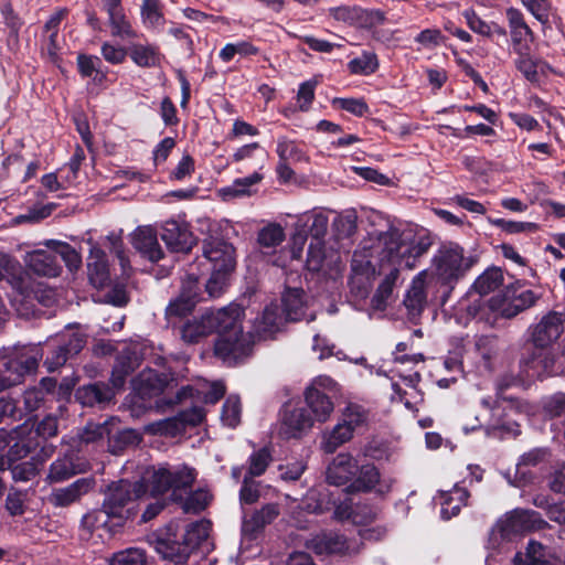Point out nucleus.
Listing matches in <instances>:
<instances>
[{
  "label": "nucleus",
  "mask_w": 565,
  "mask_h": 565,
  "mask_svg": "<svg viewBox=\"0 0 565 565\" xmlns=\"http://www.w3.org/2000/svg\"><path fill=\"white\" fill-rule=\"evenodd\" d=\"M236 267V249L223 237L209 235L202 241V255L191 265L188 278L207 277L204 286L211 298H218L230 285Z\"/></svg>",
  "instance_id": "1"
},
{
  "label": "nucleus",
  "mask_w": 565,
  "mask_h": 565,
  "mask_svg": "<svg viewBox=\"0 0 565 565\" xmlns=\"http://www.w3.org/2000/svg\"><path fill=\"white\" fill-rule=\"evenodd\" d=\"M479 263V256L467 253L456 242L441 243L431 259L430 284L435 288L433 299L445 306L457 285Z\"/></svg>",
  "instance_id": "2"
},
{
  "label": "nucleus",
  "mask_w": 565,
  "mask_h": 565,
  "mask_svg": "<svg viewBox=\"0 0 565 565\" xmlns=\"http://www.w3.org/2000/svg\"><path fill=\"white\" fill-rule=\"evenodd\" d=\"M371 242V255L375 264L380 265V273L385 264H396L402 269H413L417 266L419 258L425 255L431 246L428 236L414 238L406 242L402 238L399 228L388 224L386 231L374 230L369 233Z\"/></svg>",
  "instance_id": "3"
},
{
  "label": "nucleus",
  "mask_w": 565,
  "mask_h": 565,
  "mask_svg": "<svg viewBox=\"0 0 565 565\" xmlns=\"http://www.w3.org/2000/svg\"><path fill=\"white\" fill-rule=\"evenodd\" d=\"M242 307H224V317L215 330L213 353L227 366H237L252 356L256 342L253 332H244L241 317Z\"/></svg>",
  "instance_id": "4"
},
{
  "label": "nucleus",
  "mask_w": 565,
  "mask_h": 565,
  "mask_svg": "<svg viewBox=\"0 0 565 565\" xmlns=\"http://www.w3.org/2000/svg\"><path fill=\"white\" fill-rule=\"evenodd\" d=\"M44 358L41 343L15 347L0 369V392L15 386L34 374Z\"/></svg>",
  "instance_id": "5"
},
{
  "label": "nucleus",
  "mask_w": 565,
  "mask_h": 565,
  "mask_svg": "<svg viewBox=\"0 0 565 565\" xmlns=\"http://www.w3.org/2000/svg\"><path fill=\"white\" fill-rule=\"evenodd\" d=\"M138 497L132 483L121 479L108 486L102 507L105 514L115 520L116 526H124L135 514L132 505Z\"/></svg>",
  "instance_id": "6"
},
{
  "label": "nucleus",
  "mask_w": 565,
  "mask_h": 565,
  "mask_svg": "<svg viewBox=\"0 0 565 565\" xmlns=\"http://www.w3.org/2000/svg\"><path fill=\"white\" fill-rule=\"evenodd\" d=\"M198 477L195 468L185 463L159 467L152 475L151 492L156 495H162L172 490L173 500H182L178 495V490L191 489Z\"/></svg>",
  "instance_id": "7"
},
{
  "label": "nucleus",
  "mask_w": 565,
  "mask_h": 565,
  "mask_svg": "<svg viewBox=\"0 0 565 565\" xmlns=\"http://www.w3.org/2000/svg\"><path fill=\"white\" fill-rule=\"evenodd\" d=\"M174 382L171 374L153 369L141 371L132 381V411L151 408L152 398H161L166 388Z\"/></svg>",
  "instance_id": "8"
},
{
  "label": "nucleus",
  "mask_w": 565,
  "mask_h": 565,
  "mask_svg": "<svg viewBox=\"0 0 565 565\" xmlns=\"http://www.w3.org/2000/svg\"><path fill=\"white\" fill-rule=\"evenodd\" d=\"M40 446V440L29 436L25 427H19L11 431L0 428V471L4 472V466L24 460Z\"/></svg>",
  "instance_id": "9"
},
{
  "label": "nucleus",
  "mask_w": 565,
  "mask_h": 565,
  "mask_svg": "<svg viewBox=\"0 0 565 565\" xmlns=\"http://www.w3.org/2000/svg\"><path fill=\"white\" fill-rule=\"evenodd\" d=\"M555 355L550 349L530 343L525 344L519 362L520 374L530 381L551 376L555 373Z\"/></svg>",
  "instance_id": "10"
},
{
  "label": "nucleus",
  "mask_w": 565,
  "mask_h": 565,
  "mask_svg": "<svg viewBox=\"0 0 565 565\" xmlns=\"http://www.w3.org/2000/svg\"><path fill=\"white\" fill-rule=\"evenodd\" d=\"M86 344V338L81 333L64 334L58 339L56 345L47 343L44 350L43 365L52 373L63 366L66 361L77 355Z\"/></svg>",
  "instance_id": "11"
},
{
  "label": "nucleus",
  "mask_w": 565,
  "mask_h": 565,
  "mask_svg": "<svg viewBox=\"0 0 565 565\" xmlns=\"http://www.w3.org/2000/svg\"><path fill=\"white\" fill-rule=\"evenodd\" d=\"M364 250L366 252L365 256L369 257L366 260V267L371 269V274L373 276L375 275H384V279L379 285L377 289L375 290L374 295L371 298V306L375 310L383 311L387 307V300L393 294V289L395 286V282L398 278L399 270L402 269L396 264H385L382 268V273H380V265L375 264V258L371 255V244L364 245Z\"/></svg>",
  "instance_id": "12"
},
{
  "label": "nucleus",
  "mask_w": 565,
  "mask_h": 565,
  "mask_svg": "<svg viewBox=\"0 0 565 565\" xmlns=\"http://www.w3.org/2000/svg\"><path fill=\"white\" fill-rule=\"evenodd\" d=\"M198 277L189 278L182 285L180 295L172 299L166 308V318L169 322L172 319H182L191 315L196 303L200 301Z\"/></svg>",
  "instance_id": "13"
},
{
  "label": "nucleus",
  "mask_w": 565,
  "mask_h": 565,
  "mask_svg": "<svg viewBox=\"0 0 565 565\" xmlns=\"http://www.w3.org/2000/svg\"><path fill=\"white\" fill-rule=\"evenodd\" d=\"M565 315L558 311H550L533 327L531 343L550 349L551 345L564 332Z\"/></svg>",
  "instance_id": "14"
},
{
  "label": "nucleus",
  "mask_w": 565,
  "mask_h": 565,
  "mask_svg": "<svg viewBox=\"0 0 565 565\" xmlns=\"http://www.w3.org/2000/svg\"><path fill=\"white\" fill-rule=\"evenodd\" d=\"M161 239L167 247L174 253H188L196 243V238L185 222L175 220L166 221L160 233Z\"/></svg>",
  "instance_id": "15"
},
{
  "label": "nucleus",
  "mask_w": 565,
  "mask_h": 565,
  "mask_svg": "<svg viewBox=\"0 0 565 565\" xmlns=\"http://www.w3.org/2000/svg\"><path fill=\"white\" fill-rule=\"evenodd\" d=\"M96 484L93 477H83L76 479L71 484L63 488H53L47 501L55 508H67L90 492Z\"/></svg>",
  "instance_id": "16"
},
{
  "label": "nucleus",
  "mask_w": 565,
  "mask_h": 565,
  "mask_svg": "<svg viewBox=\"0 0 565 565\" xmlns=\"http://www.w3.org/2000/svg\"><path fill=\"white\" fill-rule=\"evenodd\" d=\"M222 317H224V308L205 312L199 320L188 321L181 329L182 340L189 344L199 343L202 338L215 333Z\"/></svg>",
  "instance_id": "17"
},
{
  "label": "nucleus",
  "mask_w": 565,
  "mask_h": 565,
  "mask_svg": "<svg viewBox=\"0 0 565 565\" xmlns=\"http://www.w3.org/2000/svg\"><path fill=\"white\" fill-rule=\"evenodd\" d=\"M303 396L306 408L316 422L324 423L330 418L334 409V403L330 395L318 387V382L315 381L308 386Z\"/></svg>",
  "instance_id": "18"
},
{
  "label": "nucleus",
  "mask_w": 565,
  "mask_h": 565,
  "mask_svg": "<svg viewBox=\"0 0 565 565\" xmlns=\"http://www.w3.org/2000/svg\"><path fill=\"white\" fill-rule=\"evenodd\" d=\"M114 396L113 388L104 382L83 385L75 391V399L83 407L98 406L103 408L111 402Z\"/></svg>",
  "instance_id": "19"
},
{
  "label": "nucleus",
  "mask_w": 565,
  "mask_h": 565,
  "mask_svg": "<svg viewBox=\"0 0 565 565\" xmlns=\"http://www.w3.org/2000/svg\"><path fill=\"white\" fill-rule=\"evenodd\" d=\"M358 472V461L350 454H339L327 469V481L333 486L351 482Z\"/></svg>",
  "instance_id": "20"
},
{
  "label": "nucleus",
  "mask_w": 565,
  "mask_h": 565,
  "mask_svg": "<svg viewBox=\"0 0 565 565\" xmlns=\"http://www.w3.org/2000/svg\"><path fill=\"white\" fill-rule=\"evenodd\" d=\"M131 244L143 257L153 263L164 256L157 233L150 227H138L131 236Z\"/></svg>",
  "instance_id": "21"
},
{
  "label": "nucleus",
  "mask_w": 565,
  "mask_h": 565,
  "mask_svg": "<svg viewBox=\"0 0 565 565\" xmlns=\"http://www.w3.org/2000/svg\"><path fill=\"white\" fill-rule=\"evenodd\" d=\"M87 275L90 284L98 289L106 287L110 281L107 256L99 247L90 248L87 257Z\"/></svg>",
  "instance_id": "22"
},
{
  "label": "nucleus",
  "mask_w": 565,
  "mask_h": 565,
  "mask_svg": "<svg viewBox=\"0 0 565 565\" xmlns=\"http://www.w3.org/2000/svg\"><path fill=\"white\" fill-rule=\"evenodd\" d=\"M541 522L543 520L539 512L516 509L507 516L501 530L505 534H520L536 529Z\"/></svg>",
  "instance_id": "23"
},
{
  "label": "nucleus",
  "mask_w": 565,
  "mask_h": 565,
  "mask_svg": "<svg viewBox=\"0 0 565 565\" xmlns=\"http://www.w3.org/2000/svg\"><path fill=\"white\" fill-rule=\"evenodd\" d=\"M140 359L135 350L124 349L118 353L111 370L110 382L114 387L121 388L127 377L139 366Z\"/></svg>",
  "instance_id": "24"
},
{
  "label": "nucleus",
  "mask_w": 565,
  "mask_h": 565,
  "mask_svg": "<svg viewBox=\"0 0 565 565\" xmlns=\"http://www.w3.org/2000/svg\"><path fill=\"white\" fill-rule=\"evenodd\" d=\"M426 303L427 294L425 290V282L423 279H414L403 300V305L407 310L408 319L412 322H416V320L420 318Z\"/></svg>",
  "instance_id": "25"
},
{
  "label": "nucleus",
  "mask_w": 565,
  "mask_h": 565,
  "mask_svg": "<svg viewBox=\"0 0 565 565\" xmlns=\"http://www.w3.org/2000/svg\"><path fill=\"white\" fill-rule=\"evenodd\" d=\"M277 153L279 156V163L277 166L279 177H291L295 174L296 171L291 169V164L305 159L297 145L285 137L278 140Z\"/></svg>",
  "instance_id": "26"
},
{
  "label": "nucleus",
  "mask_w": 565,
  "mask_h": 565,
  "mask_svg": "<svg viewBox=\"0 0 565 565\" xmlns=\"http://www.w3.org/2000/svg\"><path fill=\"white\" fill-rule=\"evenodd\" d=\"M28 266L34 274L45 277H57L62 271L57 255L42 249L30 254Z\"/></svg>",
  "instance_id": "27"
},
{
  "label": "nucleus",
  "mask_w": 565,
  "mask_h": 565,
  "mask_svg": "<svg viewBox=\"0 0 565 565\" xmlns=\"http://www.w3.org/2000/svg\"><path fill=\"white\" fill-rule=\"evenodd\" d=\"M315 418L306 407H297L286 411L282 417V425L286 427V434L291 438H298L301 434L310 429L315 424Z\"/></svg>",
  "instance_id": "28"
},
{
  "label": "nucleus",
  "mask_w": 565,
  "mask_h": 565,
  "mask_svg": "<svg viewBox=\"0 0 565 565\" xmlns=\"http://www.w3.org/2000/svg\"><path fill=\"white\" fill-rule=\"evenodd\" d=\"M306 294L302 288L286 287L281 296V308L287 321H299L305 316Z\"/></svg>",
  "instance_id": "29"
},
{
  "label": "nucleus",
  "mask_w": 565,
  "mask_h": 565,
  "mask_svg": "<svg viewBox=\"0 0 565 565\" xmlns=\"http://www.w3.org/2000/svg\"><path fill=\"white\" fill-rule=\"evenodd\" d=\"M356 477L348 484V493L371 492L380 482L381 473L374 463L358 465Z\"/></svg>",
  "instance_id": "30"
},
{
  "label": "nucleus",
  "mask_w": 565,
  "mask_h": 565,
  "mask_svg": "<svg viewBox=\"0 0 565 565\" xmlns=\"http://www.w3.org/2000/svg\"><path fill=\"white\" fill-rule=\"evenodd\" d=\"M281 322L279 307L276 305L266 306L260 318H257L254 324L255 337L258 339L271 338L277 331Z\"/></svg>",
  "instance_id": "31"
},
{
  "label": "nucleus",
  "mask_w": 565,
  "mask_h": 565,
  "mask_svg": "<svg viewBox=\"0 0 565 565\" xmlns=\"http://www.w3.org/2000/svg\"><path fill=\"white\" fill-rule=\"evenodd\" d=\"M142 440L140 433L132 428L118 429L111 428L108 437V450L113 455H120L130 447L138 446Z\"/></svg>",
  "instance_id": "32"
},
{
  "label": "nucleus",
  "mask_w": 565,
  "mask_h": 565,
  "mask_svg": "<svg viewBox=\"0 0 565 565\" xmlns=\"http://www.w3.org/2000/svg\"><path fill=\"white\" fill-rule=\"evenodd\" d=\"M502 284V269L500 267L491 266L475 279L468 291V295L476 292L479 296H486L498 289Z\"/></svg>",
  "instance_id": "33"
},
{
  "label": "nucleus",
  "mask_w": 565,
  "mask_h": 565,
  "mask_svg": "<svg viewBox=\"0 0 565 565\" xmlns=\"http://www.w3.org/2000/svg\"><path fill=\"white\" fill-rule=\"evenodd\" d=\"M154 550L164 559L175 563H185L190 557V553L183 545V541L173 540L169 536L157 537L154 542Z\"/></svg>",
  "instance_id": "34"
},
{
  "label": "nucleus",
  "mask_w": 565,
  "mask_h": 565,
  "mask_svg": "<svg viewBox=\"0 0 565 565\" xmlns=\"http://www.w3.org/2000/svg\"><path fill=\"white\" fill-rule=\"evenodd\" d=\"M210 526V521L205 520L192 522L186 526L182 541L190 555L207 540Z\"/></svg>",
  "instance_id": "35"
},
{
  "label": "nucleus",
  "mask_w": 565,
  "mask_h": 565,
  "mask_svg": "<svg viewBox=\"0 0 565 565\" xmlns=\"http://www.w3.org/2000/svg\"><path fill=\"white\" fill-rule=\"evenodd\" d=\"M130 58L140 67H154L160 64L161 55L156 45L132 44L129 47Z\"/></svg>",
  "instance_id": "36"
},
{
  "label": "nucleus",
  "mask_w": 565,
  "mask_h": 565,
  "mask_svg": "<svg viewBox=\"0 0 565 565\" xmlns=\"http://www.w3.org/2000/svg\"><path fill=\"white\" fill-rule=\"evenodd\" d=\"M41 469V460L30 457L29 460H21L4 466V471L9 470L15 482H26L34 479Z\"/></svg>",
  "instance_id": "37"
},
{
  "label": "nucleus",
  "mask_w": 565,
  "mask_h": 565,
  "mask_svg": "<svg viewBox=\"0 0 565 565\" xmlns=\"http://www.w3.org/2000/svg\"><path fill=\"white\" fill-rule=\"evenodd\" d=\"M489 311L497 313L498 317L512 319L516 317L522 309L518 306L515 300L508 296L507 289L503 295L491 297L488 300Z\"/></svg>",
  "instance_id": "38"
},
{
  "label": "nucleus",
  "mask_w": 565,
  "mask_h": 565,
  "mask_svg": "<svg viewBox=\"0 0 565 565\" xmlns=\"http://www.w3.org/2000/svg\"><path fill=\"white\" fill-rule=\"evenodd\" d=\"M78 472L79 470L77 469V465L74 463L72 458H57L50 466L47 479L50 482H63L71 479Z\"/></svg>",
  "instance_id": "39"
},
{
  "label": "nucleus",
  "mask_w": 565,
  "mask_h": 565,
  "mask_svg": "<svg viewBox=\"0 0 565 565\" xmlns=\"http://www.w3.org/2000/svg\"><path fill=\"white\" fill-rule=\"evenodd\" d=\"M316 550L319 554H344L348 550L347 539L337 533L323 534L318 537Z\"/></svg>",
  "instance_id": "40"
},
{
  "label": "nucleus",
  "mask_w": 565,
  "mask_h": 565,
  "mask_svg": "<svg viewBox=\"0 0 565 565\" xmlns=\"http://www.w3.org/2000/svg\"><path fill=\"white\" fill-rule=\"evenodd\" d=\"M352 428L345 426L341 420L333 427L323 443V450L333 454L341 445L353 437Z\"/></svg>",
  "instance_id": "41"
},
{
  "label": "nucleus",
  "mask_w": 565,
  "mask_h": 565,
  "mask_svg": "<svg viewBox=\"0 0 565 565\" xmlns=\"http://www.w3.org/2000/svg\"><path fill=\"white\" fill-rule=\"evenodd\" d=\"M277 503H267L260 510H257L250 516L248 525L253 531H262L266 525L271 524L279 515Z\"/></svg>",
  "instance_id": "42"
},
{
  "label": "nucleus",
  "mask_w": 565,
  "mask_h": 565,
  "mask_svg": "<svg viewBox=\"0 0 565 565\" xmlns=\"http://www.w3.org/2000/svg\"><path fill=\"white\" fill-rule=\"evenodd\" d=\"M522 6L537 20L543 26L548 25L550 17L553 14L554 7L552 0H520Z\"/></svg>",
  "instance_id": "43"
},
{
  "label": "nucleus",
  "mask_w": 565,
  "mask_h": 565,
  "mask_svg": "<svg viewBox=\"0 0 565 565\" xmlns=\"http://www.w3.org/2000/svg\"><path fill=\"white\" fill-rule=\"evenodd\" d=\"M524 285L525 282L516 280L505 288L508 296L515 300L522 311L533 307L539 300V296L531 289L520 290Z\"/></svg>",
  "instance_id": "44"
},
{
  "label": "nucleus",
  "mask_w": 565,
  "mask_h": 565,
  "mask_svg": "<svg viewBox=\"0 0 565 565\" xmlns=\"http://www.w3.org/2000/svg\"><path fill=\"white\" fill-rule=\"evenodd\" d=\"M273 457L270 450L267 447H263L256 451H253L248 457V477H260L265 473L269 463L271 462Z\"/></svg>",
  "instance_id": "45"
},
{
  "label": "nucleus",
  "mask_w": 565,
  "mask_h": 565,
  "mask_svg": "<svg viewBox=\"0 0 565 565\" xmlns=\"http://www.w3.org/2000/svg\"><path fill=\"white\" fill-rule=\"evenodd\" d=\"M108 22L111 28V35L120 39H132L137 36L124 10L108 14Z\"/></svg>",
  "instance_id": "46"
},
{
  "label": "nucleus",
  "mask_w": 565,
  "mask_h": 565,
  "mask_svg": "<svg viewBox=\"0 0 565 565\" xmlns=\"http://www.w3.org/2000/svg\"><path fill=\"white\" fill-rule=\"evenodd\" d=\"M489 223L507 234L535 233L539 231V224L533 222H518L505 218L489 217Z\"/></svg>",
  "instance_id": "47"
},
{
  "label": "nucleus",
  "mask_w": 565,
  "mask_h": 565,
  "mask_svg": "<svg viewBox=\"0 0 565 565\" xmlns=\"http://www.w3.org/2000/svg\"><path fill=\"white\" fill-rule=\"evenodd\" d=\"M285 241V231L280 224L270 223L263 227L257 235V242L262 247H277Z\"/></svg>",
  "instance_id": "48"
},
{
  "label": "nucleus",
  "mask_w": 565,
  "mask_h": 565,
  "mask_svg": "<svg viewBox=\"0 0 565 565\" xmlns=\"http://www.w3.org/2000/svg\"><path fill=\"white\" fill-rule=\"evenodd\" d=\"M367 412L356 403H349L342 412L341 422L352 428L354 433L356 428L366 424Z\"/></svg>",
  "instance_id": "49"
},
{
  "label": "nucleus",
  "mask_w": 565,
  "mask_h": 565,
  "mask_svg": "<svg viewBox=\"0 0 565 565\" xmlns=\"http://www.w3.org/2000/svg\"><path fill=\"white\" fill-rule=\"evenodd\" d=\"M541 407L543 416L548 419L565 415V393L557 392L542 398Z\"/></svg>",
  "instance_id": "50"
},
{
  "label": "nucleus",
  "mask_w": 565,
  "mask_h": 565,
  "mask_svg": "<svg viewBox=\"0 0 565 565\" xmlns=\"http://www.w3.org/2000/svg\"><path fill=\"white\" fill-rule=\"evenodd\" d=\"M58 419L52 414L45 415L36 425L35 429L26 430L34 440H47L57 435Z\"/></svg>",
  "instance_id": "51"
},
{
  "label": "nucleus",
  "mask_w": 565,
  "mask_h": 565,
  "mask_svg": "<svg viewBox=\"0 0 565 565\" xmlns=\"http://www.w3.org/2000/svg\"><path fill=\"white\" fill-rule=\"evenodd\" d=\"M260 180L262 179H235L232 185L220 189L218 194L224 201L250 195L249 186Z\"/></svg>",
  "instance_id": "52"
},
{
  "label": "nucleus",
  "mask_w": 565,
  "mask_h": 565,
  "mask_svg": "<svg viewBox=\"0 0 565 565\" xmlns=\"http://www.w3.org/2000/svg\"><path fill=\"white\" fill-rule=\"evenodd\" d=\"M356 213L347 211L344 214L337 216L333 221V230L340 238H349L356 231Z\"/></svg>",
  "instance_id": "53"
},
{
  "label": "nucleus",
  "mask_w": 565,
  "mask_h": 565,
  "mask_svg": "<svg viewBox=\"0 0 565 565\" xmlns=\"http://www.w3.org/2000/svg\"><path fill=\"white\" fill-rule=\"evenodd\" d=\"M242 406L238 397L230 396L222 406L221 418L224 425L235 428L241 423Z\"/></svg>",
  "instance_id": "54"
},
{
  "label": "nucleus",
  "mask_w": 565,
  "mask_h": 565,
  "mask_svg": "<svg viewBox=\"0 0 565 565\" xmlns=\"http://www.w3.org/2000/svg\"><path fill=\"white\" fill-rule=\"evenodd\" d=\"M518 55L514 64L515 67L525 76V78L530 82L537 81V65L533 60L530 49L514 51Z\"/></svg>",
  "instance_id": "55"
},
{
  "label": "nucleus",
  "mask_w": 565,
  "mask_h": 565,
  "mask_svg": "<svg viewBox=\"0 0 565 565\" xmlns=\"http://www.w3.org/2000/svg\"><path fill=\"white\" fill-rule=\"evenodd\" d=\"M55 246V255L60 257L70 270H76L82 264V257L68 243L51 241Z\"/></svg>",
  "instance_id": "56"
},
{
  "label": "nucleus",
  "mask_w": 565,
  "mask_h": 565,
  "mask_svg": "<svg viewBox=\"0 0 565 565\" xmlns=\"http://www.w3.org/2000/svg\"><path fill=\"white\" fill-rule=\"evenodd\" d=\"M348 66L353 74L369 75L376 71L379 62L374 53L365 52L360 57L352 60Z\"/></svg>",
  "instance_id": "57"
},
{
  "label": "nucleus",
  "mask_w": 565,
  "mask_h": 565,
  "mask_svg": "<svg viewBox=\"0 0 565 565\" xmlns=\"http://www.w3.org/2000/svg\"><path fill=\"white\" fill-rule=\"evenodd\" d=\"M456 493H459V503L452 504L454 498L451 493L441 494V510L440 515L444 520H450L460 513L462 502L468 498V492L463 489H456Z\"/></svg>",
  "instance_id": "58"
},
{
  "label": "nucleus",
  "mask_w": 565,
  "mask_h": 565,
  "mask_svg": "<svg viewBox=\"0 0 565 565\" xmlns=\"http://www.w3.org/2000/svg\"><path fill=\"white\" fill-rule=\"evenodd\" d=\"M141 19L143 24L150 28H156L162 23L163 14L160 9L159 0L142 1Z\"/></svg>",
  "instance_id": "59"
},
{
  "label": "nucleus",
  "mask_w": 565,
  "mask_h": 565,
  "mask_svg": "<svg viewBox=\"0 0 565 565\" xmlns=\"http://www.w3.org/2000/svg\"><path fill=\"white\" fill-rule=\"evenodd\" d=\"M113 425L108 420L104 423L88 422L81 435L82 440L86 444L96 443L105 437L108 439Z\"/></svg>",
  "instance_id": "60"
},
{
  "label": "nucleus",
  "mask_w": 565,
  "mask_h": 565,
  "mask_svg": "<svg viewBox=\"0 0 565 565\" xmlns=\"http://www.w3.org/2000/svg\"><path fill=\"white\" fill-rule=\"evenodd\" d=\"M146 552L141 548L132 547L114 555L110 565H146Z\"/></svg>",
  "instance_id": "61"
},
{
  "label": "nucleus",
  "mask_w": 565,
  "mask_h": 565,
  "mask_svg": "<svg viewBox=\"0 0 565 565\" xmlns=\"http://www.w3.org/2000/svg\"><path fill=\"white\" fill-rule=\"evenodd\" d=\"M109 520L113 519L105 514L103 508L100 510H93L82 516L81 527L92 534L95 530L106 526Z\"/></svg>",
  "instance_id": "62"
},
{
  "label": "nucleus",
  "mask_w": 565,
  "mask_h": 565,
  "mask_svg": "<svg viewBox=\"0 0 565 565\" xmlns=\"http://www.w3.org/2000/svg\"><path fill=\"white\" fill-rule=\"evenodd\" d=\"M385 21V13L381 10H366L356 8V17L354 23L360 28L371 29L382 24Z\"/></svg>",
  "instance_id": "63"
},
{
  "label": "nucleus",
  "mask_w": 565,
  "mask_h": 565,
  "mask_svg": "<svg viewBox=\"0 0 565 565\" xmlns=\"http://www.w3.org/2000/svg\"><path fill=\"white\" fill-rule=\"evenodd\" d=\"M209 505L207 493L202 490L191 492L183 501L182 509L185 513L199 514Z\"/></svg>",
  "instance_id": "64"
}]
</instances>
